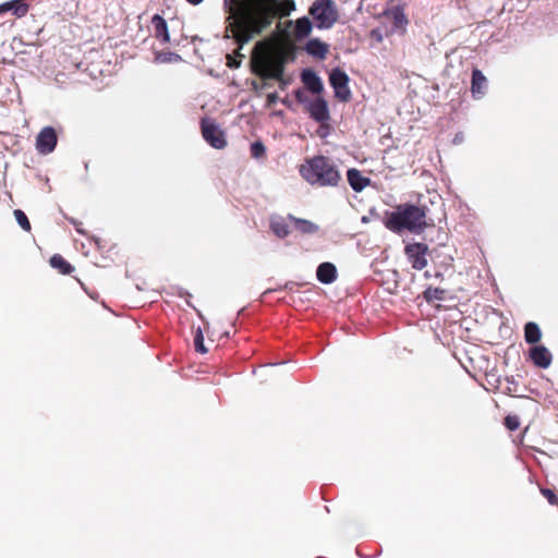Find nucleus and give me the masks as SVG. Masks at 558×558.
I'll return each instance as SVG.
<instances>
[{"label": "nucleus", "mask_w": 558, "mask_h": 558, "mask_svg": "<svg viewBox=\"0 0 558 558\" xmlns=\"http://www.w3.org/2000/svg\"><path fill=\"white\" fill-rule=\"evenodd\" d=\"M426 211V206L403 203L398 205L393 210H385L383 223L389 231L397 234H401L405 230L414 234H420L428 226Z\"/></svg>", "instance_id": "f257e3e1"}, {"label": "nucleus", "mask_w": 558, "mask_h": 558, "mask_svg": "<svg viewBox=\"0 0 558 558\" xmlns=\"http://www.w3.org/2000/svg\"><path fill=\"white\" fill-rule=\"evenodd\" d=\"M248 1L240 2L235 34L239 49H242L255 36L260 35L271 24V19L263 11L254 8Z\"/></svg>", "instance_id": "f03ea898"}, {"label": "nucleus", "mask_w": 558, "mask_h": 558, "mask_svg": "<svg viewBox=\"0 0 558 558\" xmlns=\"http://www.w3.org/2000/svg\"><path fill=\"white\" fill-rule=\"evenodd\" d=\"M300 174L308 184L319 187L337 186L341 180L337 165L323 155L307 159L301 166Z\"/></svg>", "instance_id": "7ed1b4c3"}, {"label": "nucleus", "mask_w": 558, "mask_h": 558, "mask_svg": "<svg viewBox=\"0 0 558 558\" xmlns=\"http://www.w3.org/2000/svg\"><path fill=\"white\" fill-rule=\"evenodd\" d=\"M298 104L304 106L310 118L317 123L329 122L330 110L327 100L320 95H315V98L311 99L303 88H296L293 92Z\"/></svg>", "instance_id": "20e7f679"}, {"label": "nucleus", "mask_w": 558, "mask_h": 558, "mask_svg": "<svg viewBox=\"0 0 558 558\" xmlns=\"http://www.w3.org/2000/svg\"><path fill=\"white\" fill-rule=\"evenodd\" d=\"M308 12L318 29H329L338 20V12L332 0H315Z\"/></svg>", "instance_id": "39448f33"}, {"label": "nucleus", "mask_w": 558, "mask_h": 558, "mask_svg": "<svg viewBox=\"0 0 558 558\" xmlns=\"http://www.w3.org/2000/svg\"><path fill=\"white\" fill-rule=\"evenodd\" d=\"M201 130L203 138L213 148L223 149L227 146L226 134L215 120L203 118L201 120Z\"/></svg>", "instance_id": "423d86ee"}, {"label": "nucleus", "mask_w": 558, "mask_h": 558, "mask_svg": "<svg viewBox=\"0 0 558 558\" xmlns=\"http://www.w3.org/2000/svg\"><path fill=\"white\" fill-rule=\"evenodd\" d=\"M448 240V233L445 231H438V245L429 250V259L436 266L444 269H448L453 266V255L451 247L446 244Z\"/></svg>", "instance_id": "0eeeda50"}, {"label": "nucleus", "mask_w": 558, "mask_h": 558, "mask_svg": "<svg viewBox=\"0 0 558 558\" xmlns=\"http://www.w3.org/2000/svg\"><path fill=\"white\" fill-rule=\"evenodd\" d=\"M349 82V75L340 66H336L329 72V84L333 89L335 97L342 102H348L352 98Z\"/></svg>", "instance_id": "6e6552de"}, {"label": "nucleus", "mask_w": 558, "mask_h": 558, "mask_svg": "<svg viewBox=\"0 0 558 558\" xmlns=\"http://www.w3.org/2000/svg\"><path fill=\"white\" fill-rule=\"evenodd\" d=\"M404 255L413 269L422 270L428 264L429 247L423 242L408 243L404 246Z\"/></svg>", "instance_id": "1a4fd4ad"}, {"label": "nucleus", "mask_w": 558, "mask_h": 558, "mask_svg": "<svg viewBox=\"0 0 558 558\" xmlns=\"http://www.w3.org/2000/svg\"><path fill=\"white\" fill-rule=\"evenodd\" d=\"M58 136L52 126H45L36 136V149L41 155L52 153L57 146Z\"/></svg>", "instance_id": "9d476101"}, {"label": "nucleus", "mask_w": 558, "mask_h": 558, "mask_svg": "<svg viewBox=\"0 0 558 558\" xmlns=\"http://www.w3.org/2000/svg\"><path fill=\"white\" fill-rule=\"evenodd\" d=\"M300 78L304 88L313 94L320 95L324 92V83L317 72L312 68H305L300 73Z\"/></svg>", "instance_id": "9b49d317"}, {"label": "nucleus", "mask_w": 558, "mask_h": 558, "mask_svg": "<svg viewBox=\"0 0 558 558\" xmlns=\"http://www.w3.org/2000/svg\"><path fill=\"white\" fill-rule=\"evenodd\" d=\"M529 357L536 367L542 369L548 368L553 362V354L544 344L532 345Z\"/></svg>", "instance_id": "f8f14e48"}, {"label": "nucleus", "mask_w": 558, "mask_h": 558, "mask_svg": "<svg viewBox=\"0 0 558 558\" xmlns=\"http://www.w3.org/2000/svg\"><path fill=\"white\" fill-rule=\"evenodd\" d=\"M384 14L386 16H389L393 22L391 28L392 33H405V26L408 25L409 20L404 13V9L402 5H393L390 9H387Z\"/></svg>", "instance_id": "ddd939ff"}, {"label": "nucleus", "mask_w": 558, "mask_h": 558, "mask_svg": "<svg viewBox=\"0 0 558 558\" xmlns=\"http://www.w3.org/2000/svg\"><path fill=\"white\" fill-rule=\"evenodd\" d=\"M487 78L483 74V72L478 69L472 70V78H471V93L473 98L481 99L485 96L487 90Z\"/></svg>", "instance_id": "4468645a"}, {"label": "nucleus", "mask_w": 558, "mask_h": 558, "mask_svg": "<svg viewBox=\"0 0 558 558\" xmlns=\"http://www.w3.org/2000/svg\"><path fill=\"white\" fill-rule=\"evenodd\" d=\"M338 270L335 264L323 262L317 266L316 278L323 284H331L337 280Z\"/></svg>", "instance_id": "2eb2a0df"}, {"label": "nucleus", "mask_w": 558, "mask_h": 558, "mask_svg": "<svg viewBox=\"0 0 558 558\" xmlns=\"http://www.w3.org/2000/svg\"><path fill=\"white\" fill-rule=\"evenodd\" d=\"M303 49L308 56L324 60L329 51V45L322 41L319 38L313 37L306 41Z\"/></svg>", "instance_id": "dca6fc26"}, {"label": "nucleus", "mask_w": 558, "mask_h": 558, "mask_svg": "<svg viewBox=\"0 0 558 558\" xmlns=\"http://www.w3.org/2000/svg\"><path fill=\"white\" fill-rule=\"evenodd\" d=\"M347 180L351 189L360 193L371 184V179L362 174L359 169L350 168L347 171Z\"/></svg>", "instance_id": "f3484780"}, {"label": "nucleus", "mask_w": 558, "mask_h": 558, "mask_svg": "<svg viewBox=\"0 0 558 558\" xmlns=\"http://www.w3.org/2000/svg\"><path fill=\"white\" fill-rule=\"evenodd\" d=\"M289 25H293V35L298 40L307 38L313 31V23L306 15L296 19L295 21H289Z\"/></svg>", "instance_id": "a211bd4d"}, {"label": "nucleus", "mask_w": 558, "mask_h": 558, "mask_svg": "<svg viewBox=\"0 0 558 558\" xmlns=\"http://www.w3.org/2000/svg\"><path fill=\"white\" fill-rule=\"evenodd\" d=\"M269 229L278 239H286L290 234L287 218L278 214L270 215Z\"/></svg>", "instance_id": "6ab92c4d"}, {"label": "nucleus", "mask_w": 558, "mask_h": 558, "mask_svg": "<svg viewBox=\"0 0 558 558\" xmlns=\"http://www.w3.org/2000/svg\"><path fill=\"white\" fill-rule=\"evenodd\" d=\"M151 26L154 28V36L161 43L167 44L170 41V34L167 21L159 14L151 17Z\"/></svg>", "instance_id": "aec40b11"}, {"label": "nucleus", "mask_w": 558, "mask_h": 558, "mask_svg": "<svg viewBox=\"0 0 558 558\" xmlns=\"http://www.w3.org/2000/svg\"><path fill=\"white\" fill-rule=\"evenodd\" d=\"M542 339V330L538 324L534 322H527L524 325V340L526 343L531 345L539 344L538 342Z\"/></svg>", "instance_id": "412c9836"}, {"label": "nucleus", "mask_w": 558, "mask_h": 558, "mask_svg": "<svg viewBox=\"0 0 558 558\" xmlns=\"http://www.w3.org/2000/svg\"><path fill=\"white\" fill-rule=\"evenodd\" d=\"M28 9H29L28 4L23 2L22 0H13V1L0 4V14L12 10L13 14L16 17H22V16L26 15V13L28 12Z\"/></svg>", "instance_id": "4be33fe9"}, {"label": "nucleus", "mask_w": 558, "mask_h": 558, "mask_svg": "<svg viewBox=\"0 0 558 558\" xmlns=\"http://www.w3.org/2000/svg\"><path fill=\"white\" fill-rule=\"evenodd\" d=\"M288 219L293 221L296 230H299L303 234H313L316 233L319 229V227L316 223L307 219L296 218L291 214L288 215Z\"/></svg>", "instance_id": "5701e85b"}, {"label": "nucleus", "mask_w": 558, "mask_h": 558, "mask_svg": "<svg viewBox=\"0 0 558 558\" xmlns=\"http://www.w3.org/2000/svg\"><path fill=\"white\" fill-rule=\"evenodd\" d=\"M49 263L61 275H70L74 270V267L60 254L52 255Z\"/></svg>", "instance_id": "b1692460"}, {"label": "nucleus", "mask_w": 558, "mask_h": 558, "mask_svg": "<svg viewBox=\"0 0 558 558\" xmlns=\"http://www.w3.org/2000/svg\"><path fill=\"white\" fill-rule=\"evenodd\" d=\"M183 61L182 57L172 51H156L154 56V63L163 64V63H178Z\"/></svg>", "instance_id": "393cba45"}, {"label": "nucleus", "mask_w": 558, "mask_h": 558, "mask_svg": "<svg viewBox=\"0 0 558 558\" xmlns=\"http://www.w3.org/2000/svg\"><path fill=\"white\" fill-rule=\"evenodd\" d=\"M447 291L440 288L427 287L423 292V298L427 303L434 301H444L446 299Z\"/></svg>", "instance_id": "a878e982"}, {"label": "nucleus", "mask_w": 558, "mask_h": 558, "mask_svg": "<svg viewBox=\"0 0 558 558\" xmlns=\"http://www.w3.org/2000/svg\"><path fill=\"white\" fill-rule=\"evenodd\" d=\"M250 151L253 158L259 159L266 155V146L262 141L257 140L251 143Z\"/></svg>", "instance_id": "bb28decb"}, {"label": "nucleus", "mask_w": 558, "mask_h": 558, "mask_svg": "<svg viewBox=\"0 0 558 558\" xmlns=\"http://www.w3.org/2000/svg\"><path fill=\"white\" fill-rule=\"evenodd\" d=\"M13 214H14V217H15L17 223L20 225V227L24 231L29 232L32 227H31V222H29L27 216L25 215V213L21 209H15Z\"/></svg>", "instance_id": "cd10ccee"}, {"label": "nucleus", "mask_w": 558, "mask_h": 558, "mask_svg": "<svg viewBox=\"0 0 558 558\" xmlns=\"http://www.w3.org/2000/svg\"><path fill=\"white\" fill-rule=\"evenodd\" d=\"M194 347H195V351L201 354H204L208 351L204 344V335H203V331L201 328H197V330L195 332Z\"/></svg>", "instance_id": "c85d7f7f"}, {"label": "nucleus", "mask_w": 558, "mask_h": 558, "mask_svg": "<svg viewBox=\"0 0 558 558\" xmlns=\"http://www.w3.org/2000/svg\"><path fill=\"white\" fill-rule=\"evenodd\" d=\"M299 286L298 282H294V281H287L282 286H279L275 289H267L264 293H263V296L265 298L266 295L272 293V292H276V291H289V292H293L294 289Z\"/></svg>", "instance_id": "c756f323"}, {"label": "nucleus", "mask_w": 558, "mask_h": 558, "mask_svg": "<svg viewBox=\"0 0 558 558\" xmlns=\"http://www.w3.org/2000/svg\"><path fill=\"white\" fill-rule=\"evenodd\" d=\"M269 77L275 81L284 77V62L280 61L275 63L271 68Z\"/></svg>", "instance_id": "7c9ffc66"}, {"label": "nucleus", "mask_w": 558, "mask_h": 558, "mask_svg": "<svg viewBox=\"0 0 558 558\" xmlns=\"http://www.w3.org/2000/svg\"><path fill=\"white\" fill-rule=\"evenodd\" d=\"M504 424L507 429H509L510 432H514L520 426V420L517 415H507L505 417Z\"/></svg>", "instance_id": "2f4dec72"}, {"label": "nucleus", "mask_w": 558, "mask_h": 558, "mask_svg": "<svg viewBox=\"0 0 558 558\" xmlns=\"http://www.w3.org/2000/svg\"><path fill=\"white\" fill-rule=\"evenodd\" d=\"M541 494L547 499L549 505H551V506H557L558 505V496L556 495V493L553 489L546 488V487H542L541 488Z\"/></svg>", "instance_id": "473e14b6"}, {"label": "nucleus", "mask_w": 558, "mask_h": 558, "mask_svg": "<svg viewBox=\"0 0 558 558\" xmlns=\"http://www.w3.org/2000/svg\"><path fill=\"white\" fill-rule=\"evenodd\" d=\"M296 4L294 0H282L281 5V15L289 16L293 11H295Z\"/></svg>", "instance_id": "72a5a7b5"}, {"label": "nucleus", "mask_w": 558, "mask_h": 558, "mask_svg": "<svg viewBox=\"0 0 558 558\" xmlns=\"http://www.w3.org/2000/svg\"><path fill=\"white\" fill-rule=\"evenodd\" d=\"M386 35L387 32L383 27H375L369 33V37L376 43H381Z\"/></svg>", "instance_id": "f704fd0d"}, {"label": "nucleus", "mask_w": 558, "mask_h": 558, "mask_svg": "<svg viewBox=\"0 0 558 558\" xmlns=\"http://www.w3.org/2000/svg\"><path fill=\"white\" fill-rule=\"evenodd\" d=\"M331 131V126L328 122L319 123V126L317 129V134L320 138H326L329 136Z\"/></svg>", "instance_id": "c9c22d12"}, {"label": "nucleus", "mask_w": 558, "mask_h": 558, "mask_svg": "<svg viewBox=\"0 0 558 558\" xmlns=\"http://www.w3.org/2000/svg\"><path fill=\"white\" fill-rule=\"evenodd\" d=\"M279 100H280V99H279V96H278V94H277V93H269V94L267 95V105H268V106H274V105H276Z\"/></svg>", "instance_id": "e433bc0d"}, {"label": "nucleus", "mask_w": 558, "mask_h": 558, "mask_svg": "<svg viewBox=\"0 0 558 558\" xmlns=\"http://www.w3.org/2000/svg\"><path fill=\"white\" fill-rule=\"evenodd\" d=\"M424 277L426 279L436 278V279L442 280L444 279V274L440 270H436L434 274H430L428 270H426L424 272Z\"/></svg>", "instance_id": "4c0bfd02"}, {"label": "nucleus", "mask_w": 558, "mask_h": 558, "mask_svg": "<svg viewBox=\"0 0 558 558\" xmlns=\"http://www.w3.org/2000/svg\"><path fill=\"white\" fill-rule=\"evenodd\" d=\"M281 104L287 107L289 110H292L294 111L295 108H294V104L292 100H290L288 97H284L282 99H280Z\"/></svg>", "instance_id": "58836bf2"}, {"label": "nucleus", "mask_w": 558, "mask_h": 558, "mask_svg": "<svg viewBox=\"0 0 558 558\" xmlns=\"http://www.w3.org/2000/svg\"><path fill=\"white\" fill-rule=\"evenodd\" d=\"M464 140V135L462 132H459L454 135L453 137V144L458 145V144H461Z\"/></svg>", "instance_id": "ea45409f"}, {"label": "nucleus", "mask_w": 558, "mask_h": 558, "mask_svg": "<svg viewBox=\"0 0 558 558\" xmlns=\"http://www.w3.org/2000/svg\"><path fill=\"white\" fill-rule=\"evenodd\" d=\"M277 82L279 83V88H280L281 90H284V89H286V87H287V86H288V84H289V81H288V80H286L284 77L277 80Z\"/></svg>", "instance_id": "a19ab883"}, {"label": "nucleus", "mask_w": 558, "mask_h": 558, "mask_svg": "<svg viewBox=\"0 0 558 558\" xmlns=\"http://www.w3.org/2000/svg\"><path fill=\"white\" fill-rule=\"evenodd\" d=\"M228 66L231 69H236L240 66V61H236L234 59H229Z\"/></svg>", "instance_id": "79ce46f5"}, {"label": "nucleus", "mask_w": 558, "mask_h": 558, "mask_svg": "<svg viewBox=\"0 0 558 558\" xmlns=\"http://www.w3.org/2000/svg\"><path fill=\"white\" fill-rule=\"evenodd\" d=\"M368 215L371 217L375 218V219H379L380 218V215L378 214V211L376 210L375 207L369 208Z\"/></svg>", "instance_id": "37998d69"}, {"label": "nucleus", "mask_w": 558, "mask_h": 558, "mask_svg": "<svg viewBox=\"0 0 558 558\" xmlns=\"http://www.w3.org/2000/svg\"><path fill=\"white\" fill-rule=\"evenodd\" d=\"M72 223H73V226L75 227V229H76V231H77L78 233L84 234V231L81 229V225H82L81 222H77V221H75V220H72Z\"/></svg>", "instance_id": "c03bdc74"}, {"label": "nucleus", "mask_w": 558, "mask_h": 558, "mask_svg": "<svg viewBox=\"0 0 558 558\" xmlns=\"http://www.w3.org/2000/svg\"><path fill=\"white\" fill-rule=\"evenodd\" d=\"M223 1H225L226 8L230 7V10H233V4H234L235 0H223Z\"/></svg>", "instance_id": "a18cd8bd"}, {"label": "nucleus", "mask_w": 558, "mask_h": 558, "mask_svg": "<svg viewBox=\"0 0 558 558\" xmlns=\"http://www.w3.org/2000/svg\"><path fill=\"white\" fill-rule=\"evenodd\" d=\"M186 2H189L190 4L192 5H198L201 4L204 0H185Z\"/></svg>", "instance_id": "49530a36"}, {"label": "nucleus", "mask_w": 558, "mask_h": 558, "mask_svg": "<svg viewBox=\"0 0 558 558\" xmlns=\"http://www.w3.org/2000/svg\"><path fill=\"white\" fill-rule=\"evenodd\" d=\"M361 222H362V223H368V222H369V217H368V216H363V217L361 218Z\"/></svg>", "instance_id": "de8ad7c7"}, {"label": "nucleus", "mask_w": 558, "mask_h": 558, "mask_svg": "<svg viewBox=\"0 0 558 558\" xmlns=\"http://www.w3.org/2000/svg\"><path fill=\"white\" fill-rule=\"evenodd\" d=\"M507 381H508L509 384H514V379H513V377H511V378H507Z\"/></svg>", "instance_id": "09e8293b"}, {"label": "nucleus", "mask_w": 558, "mask_h": 558, "mask_svg": "<svg viewBox=\"0 0 558 558\" xmlns=\"http://www.w3.org/2000/svg\"><path fill=\"white\" fill-rule=\"evenodd\" d=\"M223 336H225V337H227V338H228V337H230L229 331H226V332L223 333Z\"/></svg>", "instance_id": "8fccbe9b"}, {"label": "nucleus", "mask_w": 558, "mask_h": 558, "mask_svg": "<svg viewBox=\"0 0 558 558\" xmlns=\"http://www.w3.org/2000/svg\"><path fill=\"white\" fill-rule=\"evenodd\" d=\"M197 314H198L199 318H201L202 320H204L203 315H202L199 312H197Z\"/></svg>", "instance_id": "3c124183"}]
</instances>
